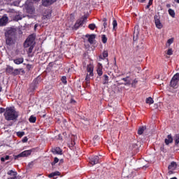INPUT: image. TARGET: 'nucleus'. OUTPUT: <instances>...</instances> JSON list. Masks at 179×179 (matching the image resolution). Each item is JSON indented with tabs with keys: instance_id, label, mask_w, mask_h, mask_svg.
Instances as JSON below:
<instances>
[{
	"instance_id": "864d4df0",
	"label": "nucleus",
	"mask_w": 179,
	"mask_h": 179,
	"mask_svg": "<svg viewBox=\"0 0 179 179\" xmlns=\"http://www.w3.org/2000/svg\"><path fill=\"white\" fill-rule=\"evenodd\" d=\"M0 90H2V87L1 86V85H0Z\"/></svg>"
},
{
	"instance_id": "2eb2a0df",
	"label": "nucleus",
	"mask_w": 179,
	"mask_h": 179,
	"mask_svg": "<svg viewBox=\"0 0 179 179\" xmlns=\"http://www.w3.org/2000/svg\"><path fill=\"white\" fill-rule=\"evenodd\" d=\"M170 143H173V136L169 134L167 136V138H165V145H170Z\"/></svg>"
},
{
	"instance_id": "412c9836",
	"label": "nucleus",
	"mask_w": 179,
	"mask_h": 179,
	"mask_svg": "<svg viewBox=\"0 0 179 179\" xmlns=\"http://www.w3.org/2000/svg\"><path fill=\"white\" fill-rule=\"evenodd\" d=\"M23 58L20 57V58H17V59H15L13 60V62L15 64H16V65H20V64H23Z\"/></svg>"
},
{
	"instance_id": "6ab92c4d",
	"label": "nucleus",
	"mask_w": 179,
	"mask_h": 179,
	"mask_svg": "<svg viewBox=\"0 0 179 179\" xmlns=\"http://www.w3.org/2000/svg\"><path fill=\"white\" fill-rule=\"evenodd\" d=\"M57 176H61V172L57 171L53 173H51L48 175L49 178H52V177H55Z\"/></svg>"
},
{
	"instance_id": "ddd939ff",
	"label": "nucleus",
	"mask_w": 179,
	"mask_h": 179,
	"mask_svg": "<svg viewBox=\"0 0 179 179\" xmlns=\"http://www.w3.org/2000/svg\"><path fill=\"white\" fill-rule=\"evenodd\" d=\"M53 155H62V150L59 147H56L52 149Z\"/></svg>"
},
{
	"instance_id": "79ce46f5",
	"label": "nucleus",
	"mask_w": 179,
	"mask_h": 179,
	"mask_svg": "<svg viewBox=\"0 0 179 179\" xmlns=\"http://www.w3.org/2000/svg\"><path fill=\"white\" fill-rule=\"evenodd\" d=\"M70 103H71V104H76V101H75V99H71L70 100Z\"/></svg>"
},
{
	"instance_id": "20e7f679",
	"label": "nucleus",
	"mask_w": 179,
	"mask_h": 179,
	"mask_svg": "<svg viewBox=\"0 0 179 179\" xmlns=\"http://www.w3.org/2000/svg\"><path fill=\"white\" fill-rule=\"evenodd\" d=\"M178 84H179V73L173 76V77L171 80L170 86L171 87H173V89H177V86H178Z\"/></svg>"
},
{
	"instance_id": "a19ab883",
	"label": "nucleus",
	"mask_w": 179,
	"mask_h": 179,
	"mask_svg": "<svg viewBox=\"0 0 179 179\" xmlns=\"http://www.w3.org/2000/svg\"><path fill=\"white\" fill-rule=\"evenodd\" d=\"M44 19H50L51 17V13H49L48 15L43 16Z\"/></svg>"
},
{
	"instance_id": "b1692460",
	"label": "nucleus",
	"mask_w": 179,
	"mask_h": 179,
	"mask_svg": "<svg viewBox=\"0 0 179 179\" xmlns=\"http://www.w3.org/2000/svg\"><path fill=\"white\" fill-rule=\"evenodd\" d=\"M146 129V126H143L138 129V135H142L143 132H145V130Z\"/></svg>"
},
{
	"instance_id": "6e6d98bb",
	"label": "nucleus",
	"mask_w": 179,
	"mask_h": 179,
	"mask_svg": "<svg viewBox=\"0 0 179 179\" xmlns=\"http://www.w3.org/2000/svg\"><path fill=\"white\" fill-rule=\"evenodd\" d=\"M134 83H136L137 81H136V80H134Z\"/></svg>"
},
{
	"instance_id": "4be33fe9",
	"label": "nucleus",
	"mask_w": 179,
	"mask_h": 179,
	"mask_svg": "<svg viewBox=\"0 0 179 179\" xmlns=\"http://www.w3.org/2000/svg\"><path fill=\"white\" fill-rule=\"evenodd\" d=\"M122 80H124V82H126L124 85H131L132 83V80L129 79V77L124 78L122 79Z\"/></svg>"
},
{
	"instance_id": "c03bdc74",
	"label": "nucleus",
	"mask_w": 179,
	"mask_h": 179,
	"mask_svg": "<svg viewBox=\"0 0 179 179\" xmlns=\"http://www.w3.org/2000/svg\"><path fill=\"white\" fill-rule=\"evenodd\" d=\"M8 179H17V176L10 177V178H8Z\"/></svg>"
},
{
	"instance_id": "f704fd0d",
	"label": "nucleus",
	"mask_w": 179,
	"mask_h": 179,
	"mask_svg": "<svg viewBox=\"0 0 179 179\" xmlns=\"http://www.w3.org/2000/svg\"><path fill=\"white\" fill-rule=\"evenodd\" d=\"M89 29H90V30H94V29H96V24H90L88 26Z\"/></svg>"
},
{
	"instance_id": "393cba45",
	"label": "nucleus",
	"mask_w": 179,
	"mask_h": 179,
	"mask_svg": "<svg viewBox=\"0 0 179 179\" xmlns=\"http://www.w3.org/2000/svg\"><path fill=\"white\" fill-rule=\"evenodd\" d=\"M168 12L171 17H176V12L174 11V10L169 8Z\"/></svg>"
},
{
	"instance_id": "0eeeda50",
	"label": "nucleus",
	"mask_w": 179,
	"mask_h": 179,
	"mask_svg": "<svg viewBox=\"0 0 179 179\" xmlns=\"http://www.w3.org/2000/svg\"><path fill=\"white\" fill-rule=\"evenodd\" d=\"M155 23L157 29H163V24L160 22V17L158 15L155 16Z\"/></svg>"
},
{
	"instance_id": "2f4dec72",
	"label": "nucleus",
	"mask_w": 179,
	"mask_h": 179,
	"mask_svg": "<svg viewBox=\"0 0 179 179\" xmlns=\"http://www.w3.org/2000/svg\"><path fill=\"white\" fill-rule=\"evenodd\" d=\"M58 162H59V159H58V157H55L54 158V161L51 163L52 166H55V164H57V163H58Z\"/></svg>"
},
{
	"instance_id": "49530a36",
	"label": "nucleus",
	"mask_w": 179,
	"mask_h": 179,
	"mask_svg": "<svg viewBox=\"0 0 179 179\" xmlns=\"http://www.w3.org/2000/svg\"><path fill=\"white\" fill-rule=\"evenodd\" d=\"M104 29H106L107 27V22H103V24Z\"/></svg>"
},
{
	"instance_id": "58836bf2",
	"label": "nucleus",
	"mask_w": 179,
	"mask_h": 179,
	"mask_svg": "<svg viewBox=\"0 0 179 179\" xmlns=\"http://www.w3.org/2000/svg\"><path fill=\"white\" fill-rule=\"evenodd\" d=\"M62 83H64V85H66V78L65 77V76H63L62 78Z\"/></svg>"
},
{
	"instance_id": "423d86ee",
	"label": "nucleus",
	"mask_w": 179,
	"mask_h": 179,
	"mask_svg": "<svg viewBox=\"0 0 179 179\" xmlns=\"http://www.w3.org/2000/svg\"><path fill=\"white\" fill-rule=\"evenodd\" d=\"M90 163L94 166V164H99L100 163V157L97 155L92 156L90 158Z\"/></svg>"
},
{
	"instance_id": "052dcab7",
	"label": "nucleus",
	"mask_w": 179,
	"mask_h": 179,
	"mask_svg": "<svg viewBox=\"0 0 179 179\" xmlns=\"http://www.w3.org/2000/svg\"><path fill=\"white\" fill-rule=\"evenodd\" d=\"M0 171H1V168H0Z\"/></svg>"
},
{
	"instance_id": "7c9ffc66",
	"label": "nucleus",
	"mask_w": 179,
	"mask_h": 179,
	"mask_svg": "<svg viewBox=\"0 0 179 179\" xmlns=\"http://www.w3.org/2000/svg\"><path fill=\"white\" fill-rule=\"evenodd\" d=\"M113 30H117V26H118V24L117 23V20H113Z\"/></svg>"
},
{
	"instance_id": "4c0bfd02",
	"label": "nucleus",
	"mask_w": 179,
	"mask_h": 179,
	"mask_svg": "<svg viewBox=\"0 0 179 179\" xmlns=\"http://www.w3.org/2000/svg\"><path fill=\"white\" fill-rule=\"evenodd\" d=\"M167 55H173V49L169 48L167 51Z\"/></svg>"
},
{
	"instance_id": "a18cd8bd",
	"label": "nucleus",
	"mask_w": 179,
	"mask_h": 179,
	"mask_svg": "<svg viewBox=\"0 0 179 179\" xmlns=\"http://www.w3.org/2000/svg\"><path fill=\"white\" fill-rule=\"evenodd\" d=\"M153 3V0H149L148 4L152 5Z\"/></svg>"
},
{
	"instance_id": "4d7b16f0",
	"label": "nucleus",
	"mask_w": 179,
	"mask_h": 179,
	"mask_svg": "<svg viewBox=\"0 0 179 179\" xmlns=\"http://www.w3.org/2000/svg\"><path fill=\"white\" fill-rule=\"evenodd\" d=\"M34 27H35V29H36V28L37 27V24H35Z\"/></svg>"
},
{
	"instance_id": "ea45409f",
	"label": "nucleus",
	"mask_w": 179,
	"mask_h": 179,
	"mask_svg": "<svg viewBox=\"0 0 179 179\" xmlns=\"http://www.w3.org/2000/svg\"><path fill=\"white\" fill-rule=\"evenodd\" d=\"M27 141H29V138H27V136H25L22 138V143H26V142H27Z\"/></svg>"
},
{
	"instance_id": "a878e982",
	"label": "nucleus",
	"mask_w": 179,
	"mask_h": 179,
	"mask_svg": "<svg viewBox=\"0 0 179 179\" xmlns=\"http://www.w3.org/2000/svg\"><path fill=\"white\" fill-rule=\"evenodd\" d=\"M96 38V36L94 35H90L88 38V41L90 43V44H93V41H94V39Z\"/></svg>"
},
{
	"instance_id": "603ef678",
	"label": "nucleus",
	"mask_w": 179,
	"mask_h": 179,
	"mask_svg": "<svg viewBox=\"0 0 179 179\" xmlns=\"http://www.w3.org/2000/svg\"><path fill=\"white\" fill-rule=\"evenodd\" d=\"M64 162V159H60V163H63Z\"/></svg>"
},
{
	"instance_id": "37998d69",
	"label": "nucleus",
	"mask_w": 179,
	"mask_h": 179,
	"mask_svg": "<svg viewBox=\"0 0 179 179\" xmlns=\"http://www.w3.org/2000/svg\"><path fill=\"white\" fill-rule=\"evenodd\" d=\"M15 20H22V17L20 15H17L15 17Z\"/></svg>"
},
{
	"instance_id": "cd10ccee",
	"label": "nucleus",
	"mask_w": 179,
	"mask_h": 179,
	"mask_svg": "<svg viewBox=\"0 0 179 179\" xmlns=\"http://www.w3.org/2000/svg\"><path fill=\"white\" fill-rule=\"evenodd\" d=\"M8 176H13V177H16L17 176V172L13 171V170H10L7 173Z\"/></svg>"
},
{
	"instance_id": "5701e85b",
	"label": "nucleus",
	"mask_w": 179,
	"mask_h": 179,
	"mask_svg": "<svg viewBox=\"0 0 179 179\" xmlns=\"http://www.w3.org/2000/svg\"><path fill=\"white\" fill-rule=\"evenodd\" d=\"M173 43H174V38L168 39V41L166 43V47H170V45H171V44H173Z\"/></svg>"
},
{
	"instance_id": "5fc2aeb1",
	"label": "nucleus",
	"mask_w": 179,
	"mask_h": 179,
	"mask_svg": "<svg viewBox=\"0 0 179 179\" xmlns=\"http://www.w3.org/2000/svg\"><path fill=\"white\" fill-rule=\"evenodd\" d=\"M171 179H177L176 177L171 178Z\"/></svg>"
},
{
	"instance_id": "9d476101",
	"label": "nucleus",
	"mask_w": 179,
	"mask_h": 179,
	"mask_svg": "<svg viewBox=\"0 0 179 179\" xmlns=\"http://www.w3.org/2000/svg\"><path fill=\"white\" fill-rule=\"evenodd\" d=\"M138 36H139V26L136 25L134 27V32L133 36L134 41H136V40H138Z\"/></svg>"
},
{
	"instance_id": "f3484780",
	"label": "nucleus",
	"mask_w": 179,
	"mask_h": 179,
	"mask_svg": "<svg viewBox=\"0 0 179 179\" xmlns=\"http://www.w3.org/2000/svg\"><path fill=\"white\" fill-rule=\"evenodd\" d=\"M169 170H176L177 169V164L172 162L171 164L168 166Z\"/></svg>"
},
{
	"instance_id": "e433bc0d",
	"label": "nucleus",
	"mask_w": 179,
	"mask_h": 179,
	"mask_svg": "<svg viewBox=\"0 0 179 179\" xmlns=\"http://www.w3.org/2000/svg\"><path fill=\"white\" fill-rule=\"evenodd\" d=\"M104 83H108V75H104Z\"/></svg>"
},
{
	"instance_id": "bb28decb",
	"label": "nucleus",
	"mask_w": 179,
	"mask_h": 179,
	"mask_svg": "<svg viewBox=\"0 0 179 179\" xmlns=\"http://www.w3.org/2000/svg\"><path fill=\"white\" fill-rule=\"evenodd\" d=\"M29 121V122L34 124V122H36V121H37V117L31 115V116H30Z\"/></svg>"
},
{
	"instance_id": "3c124183",
	"label": "nucleus",
	"mask_w": 179,
	"mask_h": 179,
	"mask_svg": "<svg viewBox=\"0 0 179 179\" xmlns=\"http://www.w3.org/2000/svg\"><path fill=\"white\" fill-rule=\"evenodd\" d=\"M175 2H176L177 3H179V0H175Z\"/></svg>"
},
{
	"instance_id": "9b49d317",
	"label": "nucleus",
	"mask_w": 179,
	"mask_h": 179,
	"mask_svg": "<svg viewBox=\"0 0 179 179\" xmlns=\"http://www.w3.org/2000/svg\"><path fill=\"white\" fill-rule=\"evenodd\" d=\"M55 2H57V0H42V5L43 6H50V5H52Z\"/></svg>"
},
{
	"instance_id": "1a4fd4ad",
	"label": "nucleus",
	"mask_w": 179,
	"mask_h": 179,
	"mask_svg": "<svg viewBox=\"0 0 179 179\" xmlns=\"http://www.w3.org/2000/svg\"><path fill=\"white\" fill-rule=\"evenodd\" d=\"M9 19L8 18V16L6 15H4L1 19H0V26H6L8 24Z\"/></svg>"
},
{
	"instance_id": "4468645a",
	"label": "nucleus",
	"mask_w": 179,
	"mask_h": 179,
	"mask_svg": "<svg viewBox=\"0 0 179 179\" xmlns=\"http://www.w3.org/2000/svg\"><path fill=\"white\" fill-rule=\"evenodd\" d=\"M85 22H86V17L83 20H78L75 24V27L78 29V27H80V26H83V23H85Z\"/></svg>"
},
{
	"instance_id": "de8ad7c7",
	"label": "nucleus",
	"mask_w": 179,
	"mask_h": 179,
	"mask_svg": "<svg viewBox=\"0 0 179 179\" xmlns=\"http://www.w3.org/2000/svg\"><path fill=\"white\" fill-rule=\"evenodd\" d=\"M103 23L107 22V18H103Z\"/></svg>"
},
{
	"instance_id": "aec40b11",
	"label": "nucleus",
	"mask_w": 179,
	"mask_h": 179,
	"mask_svg": "<svg viewBox=\"0 0 179 179\" xmlns=\"http://www.w3.org/2000/svg\"><path fill=\"white\" fill-rule=\"evenodd\" d=\"M107 57H108V52L104 51L102 55L99 56V61H101V59H104L105 58H107Z\"/></svg>"
},
{
	"instance_id": "6e6552de",
	"label": "nucleus",
	"mask_w": 179,
	"mask_h": 179,
	"mask_svg": "<svg viewBox=\"0 0 179 179\" xmlns=\"http://www.w3.org/2000/svg\"><path fill=\"white\" fill-rule=\"evenodd\" d=\"M129 150H131V153H138L139 152V146L136 143H133L130 145Z\"/></svg>"
},
{
	"instance_id": "09e8293b",
	"label": "nucleus",
	"mask_w": 179,
	"mask_h": 179,
	"mask_svg": "<svg viewBox=\"0 0 179 179\" xmlns=\"http://www.w3.org/2000/svg\"><path fill=\"white\" fill-rule=\"evenodd\" d=\"M150 6H151V5H150V4L147 5V6H146V8H147V9H149V8H150Z\"/></svg>"
},
{
	"instance_id": "72a5a7b5",
	"label": "nucleus",
	"mask_w": 179,
	"mask_h": 179,
	"mask_svg": "<svg viewBox=\"0 0 179 179\" xmlns=\"http://www.w3.org/2000/svg\"><path fill=\"white\" fill-rule=\"evenodd\" d=\"M9 159H10V156L9 155H6V157H3L1 158V162H5V160H9Z\"/></svg>"
},
{
	"instance_id": "f257e3e1",
	"label": "nucleus",
	"mask_w": 179,
	"mask_h": 179,
	"mask_svg": "<svg viewBox=\"0 0 179 179\" xmlns=\"http://www.w3.org/2000/svg\"><path fill=\"white\" fill-rule=\"evenodd\" d=\"M4 117L6 121H15V120L17 119L19 115L15 110V107H8L4 112Z\"/></svg>"
},
{
	"instance_id": "7ed1b4c3",
	"label": "nucleus",
	"mask_w": 179,
	"mask_h": 179,
	"mask_svg": "<svg viewBox=\"0 0 179 179\" xmlns=\"http://www.w3.org/2000/svg\"><path fill=\"white\" fill-rule=\"evenodd\" d=\"M94 69V66H93V64H88L87 66V76H86V78H85V80L86 82H90V79H92L94 76V74H93V71Z\"/></svg>"
},
{
	"instance_id": "39448f33",
	"label": "nucleus",
	"mask_w": 179,
	"mask_h": 179,
	"mask_svg": "<svg viewBox=\"0 0 179 179\" xmlns=\"http://www.w3.org/2000/svg\"><path fill=\"white\" fill-rule=\"evenodd\" d=\"M31 152H33V150H24L19 155H15L14 159L15 160H17L19 157H27V156H30V155H31Z\"/></svg>"
},
{
	"instance_id": "473e14b6",
	"label": "nucleus",
	"mask_w": 179,
	"mask_h": 179,
	"mask_svg": "<svg viewBox=\"0 0 179 179\" xmlns=\"http://www.w3.org/2000/svg\"><path fill=\"white\" fill-rule=\"evenodd\" d=\"M17 136H18V138H22V136H24V131L17 132Z\"/></svg>"
},
{
	"instance_id": "8fccbe9b",
	"label": "nucleus",
	"mask_w": 179,
	"mask_h": 179,
	"mask_svg": "<svg viewBox=\"0 0 179 179\" xmlns=\"http://www.w3.org/2000/svg\"><path fill=\"white\" fill-rule=\"evenodd\" d=\"M145 1H146V0H138V2H141V3H143Z\"/></svg>"
},
{
	"instance_id": "dca6fc26",
	"label": "nucleus",
	"mask_w": 179,
	"mask_h": 179,
	"mask_svg": "<svg viewBox=\"0 0 179 179\" xmlns=\"http://www.w3.org/2000/svg\"><path fill=\"white\" fill-rule=\"evenodd\" d=\"M6 37H12L15 36V30L9 29L5 33Z\"/></svg>"
},
{
	"instance_id": "f8f14e48",
	"label": "nucleus",
	"mask_w": 179,
	"mask_h": 179,
	"mask_svg": "<svg viewBox=\"0 0 179 179\" xmlns=\"http://www.w3.org/2000/svg\"><path fill=\"white\" fill-rule=\"evenodd\" d=\"M96 71L99 76H101L103 75V64L98 63Z\"/></svg>"
},
{
	"instance_id": "f03ea898",
	"label": "nucleus",
	"mask_w": 179,
	"mask_h": 179,
	"mask_svg": "<svg viewBox=\"0 0 179 179\" xmlns=\"http://www.w3.org/2000/svg\"><path fill=\"white\" fill-rule=\"evenodd\" d=\"M24 48H28V52L31 54L34 48V36L33 35L29 36L24 43Z\"/></svg>"
},
{
	"instance_id": "a211bd4d",
	"label": "nucleus",
	"mask_w": 179,
	"mask_h": 179,
	"mask_svg": "<svg viewBox=\"0 0 179 179\" xmlns=\"http://www.w3.org/2000/svg\"><path fill=\"white\" fill-rule=\"evenodd\" d=\"M6 43L8 44V45H11V44H13V39H12V37L10 36H6Z\"/></svg>"
},
{
	"instance_id": "c85d7f7f",
	"label": "nucleus",
	"mask_w": 179,
	"mask_h": 179,
	"mask_svg": "<svg viewBox=\"0 0 179 179\" xmlns=\"http://www.w3.org/2000/svg\"><path fill=\"white\" fill-rule=\"evenodd\" d=\"M174 141H175V145L178 146V144H179V134H176L175 136Z\"/></svg>"
},
{
	"instance_id": "13d9d810",
	"label": "nucleus",
	"mask_w": 179,
	"mask_h": 179,
	"mask_svg": "<svg viewBox=\"0 0 179 179\" xmlns=\"http://www.w3.org/2000/svg\"><path fill=\"white\" fill-rule=\"evenodd\" d=\"M107 62H108V59H106Z\"/></svg>"
},
{
	"instance_id": "c9c22d12",
	"label": "nucleus",
	"mask_w": 179,
	"mask_h": 179,
	"mask_svg": "<svg viewBox=\"0 0 179 179\" xmlns=\"http://www.w3.org/2000/svg\"><path fill=\"white\" fill-rule=\"evenodd\" d=\"M102 42L106 44L107 43V37H106V35L102 36Z\"/></svg>"
},
{
	"instance_id": "c756f323",
	"label": "nucleus",
	"mask_w": 179,
	"mask_h": 179,
	"mask_svg": "<svg viewBox=\"0 0 179 179\" xmlns=\"http://www.w3.org/2000/svg\"><path fill=\"white\" fill-rule=\"evenodd\" d=\"M146 103L147 104H153L155 103V101H153V99H152V97H148L146 99Z\"/></svg>"
},
{
	"instance_id": "bf43d9fd",
	"label": "nucleus",
	"mask_w": 179,
	"mask_h": 179,
	"mask_svg": "<svg viewBox=\"0 0 179 179\" xmlns=\"http://www.w3.org/2000/svg\"><path fill=\"white\" fill-rule=\"evenodd\" d=\"M34 1H38V0H34Z\"/></svg>"
}]
</instances>
